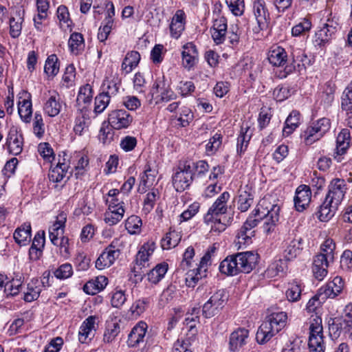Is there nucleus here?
<instances>
[{
	"label": "nucleus",
	"mask_w": 352,
	"mask_h": 352,
	"mask_svg": "<svg viewBox=\"0 0 352 352\" xmlns=\"http://www.w3.org/2000/svg\"><path fill=\"white\" fill-rule=\"evenodd\" d=\"M160 197L157 190H153L146 194V197L144 201L142 210L145 214L149 213L154 208L155 201Z\"/></svg>",
	"instance_id": "nucleus-51"
},
{
	"label": "nucleus",
	"mask_w": 352,
	"mask_h": 352,
	"mask_svg": "<svg viewBox=\"0 0 352 352\" xmlns=\"http://www.w3.org/2000/svg\"><path fill=\"white\" fill-rule=\"evenodd\" d=\"M307 59V56L303 52L301 53L300 55L296 56V59L294 56L292 58V62L290 65H287L285 67V70L287 73H291L293 71L300 70V67L302 66L305 67V61Z\"/></svg>",
	"instance_id": "nucleus-55"
},
{
	"label": "nucleus",
	"mask_w": 352,
	"mask_h": 352,
	"mask_svg": "<svg viewBox=\"0 0 352 352\" xmlns=\"http://www.w3.org/2000/svg\"><path fill=\"white\" fill-rule=\"evenodd\" d=\"M326 294L322 292L321 287L318 290L316 295H314L307 302L306 309L309 312H314L322 304H323L327 299Z\"/></svg>",
	"instance_id": "nucleus-41"
},
{
	"label": "nucleus",
	"mask_w": 352,
	"mask_h": 352,
	"mask_svg": "<svg viewBox=\"0 0 352 352\" xmlns=\"http://www.w3.org/2000/svg\"><path fill=\"white\" fill-rule=\"evenodd\" d=\"M346 190V184L344 179H333L329 185L328 193L325 198L329 199L330 202L335 204L334 208H338L343 200Z\"/></svg>",
	"instance_id": "nucleus-9"
},
{
	"label": "nucleus",
	"mask_w": 352,
	"mask_h": 352,
	"mask_svg": "<svg viewBox=\"0 0 352 352\" xmlns=\"http://www.w3.org/2000/svg\"><path fill=\"white\" fill-rule=\"evenodd\" d=\"M335 204L330 202L329 199H326L320 206L318 210L316 212V215L321 221H327L334 216L336 210L338 208H334Z\"/></svg>",
	"instance_id": "nucleus-28"
},
{
	"label": "nucleus",
	"mask_w": 352,
	"mask_h": 352,
	"mask_svg": "<svg viewBox=\"0 0 352 352\" xmlns=\"http://www.w3.org/2000/svg\"><path fill=\"white\" fill-rule=\"evenodd\" d=\"M184 30V13L182 10H178L173 16L170 24L171 36L178 38Z\"/></svg>",
	"instance_id": "nucleus-25"
},
{
	"label": "nucleus",
	"mask_w": 352,
	"mask_h": 352,
	"mask_svg": "<svg viewBox=\"0 0 352 352\" xmlns=\"http://www.w3.org/2000/svg\"><path fill=\"white\" fill-rule=\"evenodd\" d=\"M311 198L310 188L306 185L299 186L296 190L294 199V206L296 210L303 211L309 204Z\"/></svg>",
	"instance_id": "nucleus-15"
},
{
	"label": "nucleus",
	"mask_w": 352,
	"mask_h": 352,
	"mask_svg": "<svg viewBox=\"0 0 352 352\" xmlns=\"http://www.w3.org/2000/svg\"><path fill=\"white\" fill-rule=\"evenodd\" d=\"M248 127H242L237 138V152L240 154L245 151L251 138V135L248 134Z\"/></svg>",
	"instance_id": "nucleus-54"
},
{
	"label": "nucleus",
	"mask_w": 352,
	"mask_h": 352,
	"mask_svg": "<svg viewBox=\"0 0 352 352\" xmlns=\"http://www.w3.org/2000/svg\"><path fill=\"white\" fill-rule=\"evenodd\" d=\"M183 66L190 69L195 65L198 58V51L195 45L192 43H187L183 46L182 52Z\"/></svg>",
	"instance_id": "nucleus-17"
},
{
	"label": "nucleus",
	"mask_w": 352,
	"mask_h": 352,
	"mask_svg": "<svg viewBox=\"0 0 352 352\" xmlns=\"http://www.w3.org/2000/svg\"><path fill=\"white\" fill-rule=\"evenodd\" d=\"M170 85L166 80L164 76H163L162 78H158L155 80L151 90V93L153 96H154V94L158 93L160 94H162V93L166 89H168Z\"/></svg>",
	"instance_id": "nucleus-62"
},
{
	"label": "nucleus",
	"mask_w": 352,
	"mask_h": 352,
	"mask_svg": "<svg viewBox=\"0 0 352 352\" xmlns=\"http://www.w3.org/2000/svg\"><path fill=\"white\" fill-rule=\"evenodd\" d=\"M337 31V25L333 21L328 20L315 34L314 43L318 46H323L327 43Z\"/></svg>",
	"instance_id": "nucleus-13"
},
{
	"label": "nucleus",
	"mask_w": 352,
	"mask_h": 352,
	"mask_svg": "<svg viewBox=\"0 0 352 352\" xmlns=\"http://www.w3.org/2000/svg\"><path fill=\"white\" fill-rule=\"evenodd\" d=\"M105 122L102 124L99 131V139L104 144L109 143L113 140V133L112 129L108 125L104 126Z\"/></svg>",
	"instance_id": "nucleus-63"
},
{
	"label": "nucleus",
	"mask_w": 352,
	"mask_h": 352,
	"mask_svg": "<svg viewBox=\"0 0 352 352\" xmlns=\"http://www.w3.org/2000/svg\"><path fill=\"white\" fill-rule=\"evenodd\" d=\"M96 317L93 316H89L81 324L78 332L79 341L85 343L87 339L91 340L90 336H94V324Z\"/></svg>",
	"instance_id": "nucleus-26"
},
{
	"label": "nucleus",
	"mask_w": 352,
	"mask_h": 352,
	"mask_svg": "<svg viewBox=\"0 0 352 352\" xmlns=\"http://www.w3.org/2000/svg\"><path fill=\"white\" fill-rule=\"evenodd\" d=\"M340 324H341V331L342 333L352 334V307L349 312L345 313L341 317H337Z\"/></svg>",
	"instance_id": "nucleus-52"
},
{
	"label": "nucleus",
	"mask_w": 352,
	"mask_h": 352,
	"mask_svg": "<svg viewBox=\"0 0 352 352\" xmlns=\"http://www.w3.org/2000/svg\"><path fill=\"white\" fill-rule=\"evenodd\" d=\"M6 145L9 152L14 155H19L23 150V137L21 133H19L17 128L12 127L8 133Z\"/></svg>",
	"instance_id": "nucleus-14"
},
{
	"label": "nucleus",
	"mask_w": 352,
	"mask_h": 352,
	"mask_svg": "<svg viewBox=\"0 0 352 352\" xmlns=\"http://www.w3.org/2000/svg\"><path fill=\"white\" fill-rule=\"evenodd\" d=\"M177 170L173 176V184L177 192H183L188 188L192 184L195 173L190 170V166L185 162L178 167Z\"/></svg>",
	"instance_id": "nucleus-7"
},
{
	"label": "nucleus",
	"mask_w": 352,
	"mask_h": 352,
	"mask_svg": "<svg viewBox=\"0 0 352 352\" xmlns=\"http://www.w3.org/2000/svg\"><path fill=\"white\" fill-rule=\"evenodd\" d=\"M222 138L221 134L215 133L206 146V152L211 154L215 153L221 145Z\"/></svg>",
	"instance_id": "nucleus-57"
},
{
	"label": "nucleus",
	"mask_w": 352,
	"mask_h": 352,
	"mask_svg": "<svg viewBox=\"0 0 352 352\" xmlns=\"http://www.w3.org/2000/svg\"><path fill=\"white\" fill-rule=\"evenodd\" d=\"M302 244L303 240L300 237L294 239L293 241H292L285 250L284 256L285 259L290 261L296 258V256L300 254L302 250L303 249Z\"/></svg>",
	"instance_id": "nucleus-34"
},
{
	"label": "nucleus",
	"mask_w": 352,
	"mask_h": 352,
	"mask_svg": "<svg viewBox=\"0 0 352 352\" xmlns=\"http://www.w3.org/2000/svg\"><path fill=\"white\" fill-rule=\"evenodd\" d=\"M349 133L346 130L342 131L337 137L336 153L342 155L345 153L349 146Z\"/></svg>",
	"instance_id": "nucleus-44"
},
{
	"label": "nucleus",
	"mask_w": 352,
	"mask_h": 352,
	"mask_svg": "<svg viewBox=\"0 0 352 352\" xmlns=\"http://www.w3.org/2000/svg\"><path fill=\"white\" fill-rule=\"evenodd\" d=\"M268 60L272 65L280 67L287 63V55L284 48L277 46L270 51Z\"/></svg>",
	"instance_id": "nucleus-29"
},
{
	"label": "nucleus",
	"mask_w": 352,
	"mask_h": 352,
	"mask_svg": "<svg viewBox=\"0 0 352 352\" xmlns=\"http://www.w3.org/2000/svg\"><path fill=\"white\" fill-rule=\"evenodd\" d=\"M41 292L40 281L33 279L28 284V291L25 293L23 299L26 302H32L39 297Z\"/></svg>",
	"instance_id": "nucleus-38"
},
{
	"label": "nucleus",
	"mask_w": 352,
	"mask_h": 352,
	"mask_svg": "<svg viewBox=\"0 0 352 352\" xmlns=\"http://www.w3.org/2000/svg\"><path fill=\"white\" fill-rule=\"evenodd\" d=\"M300 285L298 284L296 282L290 283L289 287H288L286 292V296L288 300L290 302H296L300 299Z\"/></svg>",
	"instance_id": "nucleus-56"
},
{
	"label": "nucleus",
	"mask_w": 352,
	"mask_h": 352,
	"mask_svg": "<svg viewBox=\"0 0 352 352\" xmlns=\"http://www.w3.org/2000/svg\"><path fill=\"white\" fill-rule=\"evenodd\" d=\"M216 250V248L214 246L210 247L204 256L201 258L199 265L196 269L195 275L191 274V280L194 283H196L199 278L203 276H206V272L207 271V267L208 265L211 264L210 259L212 254L214 253ZM190 276V274H188V277Z\"/></svg>",
	"instance_id": "nucleus-19"
},
{
	"label": "nucleus",
	"mask_w": 352,
	"mask_h": 352,
	"mask_svg": "<svg viewBox=\"0 0 352 352\" xmlns=\"http://www.w3.org/2000/svg\"><path fill=\"white\" fill-rule=\"evenodd\" d=\"M322 319H313L309 327V348L311 352H324Z\"/></svg>",
	"instance_id": "nucleus-4"
},
{
	"label": "nucleus",
	"mask_w": 352,
	"mask_h": 352,
	"mask_svg": "<svg viewBox=\"0 0 352 352\" xmlns=\"http://www.w3.org/2000/svg\"><path fill=\"white\" fill-rule=\"evenodd\" d=\"M118 239L113 240L100 254L96 261V267L98 270H103L109 267L120 254L118 247Z\"/></svg>",
	"instance_id": "nucleus-6"
},
{
	"label": "nucleus",
	"mask_w": 352,
	"mask_h": 352,
	"mask_svg": "<svg viewBox=\"0 0 352 352\" xmlns=\"http://www.w3.org/2000/svg\"><path fill=\"white\" fill-rule=\"evenodd\" d=\"M120 331V324L118 322H111L107 325L103 336V341L105 343H111Z\"/></svg>",
	"instance_id": "nucleus-45"
},
{
	"label": "nucleus",
	"mask_w": 352,
	"mask_h": 352,
	"mask_svg": "<svg viewBox=\"0 0 352 352\" xmlns=\"http://www.w3.org/2000/svg\"><path fill=\"white\" fill-rule=\"evenodd\" d=\"M341 106L342 110L346 113V124L352 128V81L343 93Z\"/></svg>",
	"instance_id": "nucleus-21"
},
{
	"label": "nucleus",
	"mask_w": 352,
	"mask_h": 352,
	"mask_svg": "<svg viewBox=\"0 0 352 352\" xmlns=\"http://www.w3.org/2000/svg\"><path fill=\"white\" fill-rule=\"evenodd\" d=\"M228 299V296L225 290L221 289L218 290L216 293H214L209 299V300L217 307H218L220 310L223 309L225 306L227 300Z\"/></svg>",
	"instance_id": "nucleus-53"
},
{
	"label": "nucleus",
	"mask_w": 352,
	"mask_h": 352,
	"mask_svg": "<svg viewBox=\"0 0 352 352\" xmlns=\"http://www.w3.org/2000/svg\"><path fill=\"white\" fill-rule=\"evenodd\" d=\"M107 285L105 276L97 277L96 280L88 281L83 287V290L87 294L94 295L102 291Z\"/></svg>",
	"instance_id": "nucleus-33"
},
{
	"label": "nucleus",
	"mask_w": 352,
	"mask_h": 352,
	"mask_svg": "<svg viewBox=\"0 0 352 352\" xmlns=\"http://www.w3.org/2000/svg\"><path fill=\"white\" fill-rule=\"evenodd\" d=\"M192 120L193 113H192L191 110L188 108L184 107L182 109L177 121L179 122V124L181 126L185 127L188 126Z\"/></svg>",
	"instance_id": "nucleus-64"
},
{
	"label": "nucleus",
	"mask_w": 352,
	"mask_h": 352,
	"mask_svg": "<svg viewBox=\"0 0 352 352\" xmlns=\"http://www.w3.org/2000/svg\"><path fill=\"white\" fill-rule=\"evenodd\" d=\"M111 96L108 94L100 93L95 98L94 112L101 113L107 107L110 102Z\"/></svg>",
	"instance_id": "nucleus-48"
},
{
	"label": "nucleus",
	"mask_w": 352,
	"mask_h": 352,
	"mask_svg": "<svg viewBox=\"0 0 352 352\" xmlns=\"http://www.w3.org/2000/svg\"><path fill=\"white\" fill-rule=\"evenodd\" d=\"M155 249V243L153 241H148L144 243L139 250L135 262L142 265L143 267H149V256L153 253Z\"/></svg>",
	"instance_id": "nucleus-24"
},
{
	"label": "nucleus",
	"mask_w": 352,
	"mask_h": 352,
	"mask_svg": "<svg viewBox=\"0 0 352 352\" xmlns=\"http://www.w3.org/2000/svg\"><path fill=\"white\" fill-rule=\"evenodd\" d=\"M219 269L221 273L228 276H234L239 274L235 255L232 254L223 259L221 262Z\"/></svg>",
	"instance_id": "nucleus-30"
},
{
	"label": "nucleus",
	"mask_w": 352,
	"mask_h": 352,
	"mask_svg": "<svg viewBox=\"0 0 352 352\" xmlns=\"http://www.w3.org/2000/svg\"><path fill=\"white\" fill-rule=\"evenodd\" d=\"M239 273H250L258 261V254L251 251L234 254Z\"/></svg>",
	"instance_id": "nucleus-12"
},
{
	"label": "nucleus",
	"mask_w": 352,
	"mask_h": 352,
	"mask_svg": "<svg viewBox=\"0 0 352 352\" xmlns=\"http://www.w3.org/2000/svg\"><path fill=\"white\" fill-rule=\"evenodd\" d=\"M34 133L39 138H41L45 132L44 123L42 116L36 112L33 122Z\"/></svg>",
	"instance_id": "nucleus-61"
},
{
	"label": "nucleus",
	"mask_w": 352,
	"mask_h": 352,
	"mask_svg": "<svg viewBox=\"0 0 352 352\" xmlns=\"http://www.w3.org/2000/svg\"><path fill=\"white\" fill-rule=\"evenodd\" d=\"M59 70L58 58L56 54L48 56L45 61L44 71L47 75L55 76Z\"/></svg>",
	"instance_id": "nucleus-50"
},
{
	"label": "nucleus",
	"mask_w": 352,
	"mask_h": 352,
	"mask_svg": "<svg viewBox=\"0 0 352 352\" xmlns=\"http://www.w3.org/2000/svg\"><path fill=\"white\" fill-rule=\"evenodd\" d=\"M67 168L68 166L65 163L59 161L56 166L50 170L48 175L50 180L56 183L60 182L65 176Z\"/></svg>",
	"instance_id": "nucleus-43"
},
{
	"label": "nucleus",
	"mask_w": 352,
	"mask_h": 352,
	"mask_svg": "<svg viewBox=\"0 0 352 352\" xmlns=\"http://www.w3.org/2000/svg\"><path fill=\"white\" fill-rule=\"evenodd\" d=\"M186 162L190 165L192 173L196 171L198 175H203L208 171L209 165L205 160H199L197 162L191 161Z\"/></svg>",
	"instance_id": "nucleus-60"
},
{
	"label": "nucleus",
	"mask_w": 352,
	"mask_h": 352,
	"mask_svg": "<svg viewBox=\"0 0 352 352\" xmlns=\"http://www.w3.org/2000/svg\"><path fill=\"white\" fill-rule=\"evenodd\" d=\"M249 336V331L245 328H238L230 336L229 349L235 352L239 351L246 344V340Z\"/></svg>",
	"instance_id": "nucleus-18"
},
{
	"label": "nucleus",
	"mask_w": 352,
	"mask_h": 352,
	"mask_svg": "<svg viewBox=\"0 0 352 352\" xmlns=\"http://www.w3.org/2000/svg\"><path fill=\"white\" fill-rule=\"evenodd\" d=\"M168 265L162 262L156 265L152 270L146 271L147 280L152 284L158 283L165 276Z\"/></svg>",
	"instance_id": "nucleus-27"
},
{
	"label": "nucleus",
	"mask_w": 352,
	"mask_h": 352,
	"mask_svg": "<svg viewBox=\"0 0 352 352\" xmlns=\"http://www.w3.org/2000/svg\"><path fill=\"white\" fill-rule=\"evenodd\" d=\"M226 2L235 16H241L243 14L245 8L243 0H226Z\"/></svg>",
	"instance_id": "nucleus-59"
},
{
	"label": "nucleus",
	"mask_w": 352,
	"mask_h": 352,
	"mask_svg": "<svg viewBox=\"0 0 352 352\" xmlns=\"http://www.w3.org/2000/svg\"><path fill=\"white\" fill-rule=\"evenodd\" d=\"M253 12L257 22V26L253 28L254 33L267 30L270 23V15L264 0H255L253 4Z\"/></svg>",
	"instance_id": "nucleus-8"
},
{
	"label": "nucleus",
	"mask_w": 352,
	"mask_h": 352,
	"mask_svg": "<svg viewBox=\"0 0 352 352\" xmlns=\"http://www.w3.org/2000/svg\"><path fill=\"white\" fill-rule=\"evenodd\" d=\"M124 213V209L122 205L116 209L109 210L104 213V221L109 226H114L122 219Z\"/></svg>",
	"instance_id": "nucleus-40"
},
{
	"label": "nucleus",
	"mask_w": 352,
	"mask_h": 352,
	"mask_svg": "<svg viewBox=\"0 0 352 352\" xmlns=\"http://www.w3.org/2000/svg\"><path fill=\"white\" fill-rule=\"evenodd\" d=\"M50 97L46 100L44 104L45 112L50 117L57 116L61 109L62 105L60 103V98L58 93L56 91L50 92Z\"/></svg>",
	"instance_id": "nucleus-20"
},
{
	"label": "nucleus",
	"mask_w": 352,
	"mask_h": 352,
	"mask_svg": "<svg viewBox=\"0 0 352 352\" xmlns=\"http://www.w3.org/2000/svg\"><path fill=\"white\" fill-rule=\"evenodd\" d=\"M14 239L19 245H26L31 239V226L30 223H23L16 229L14 232Z\"/></svg>",
	"instance_id": "nucleus-32"
},
{
	"label": "nucleus",
	"mask_w": 352,
	"mask_h": 352,
	"mask_svg": "<svg viewBox=\"0 0 352 352\" xmlns=\"http://www.w3.org/2000/svg\"><path fill=\"white\" fill-rule=\"evenodd\" d=\"M254 195L250 190L241 189L238 199V209L243 212H246L253 204Z\"/></svg>",
	"instance_id": "nucleus-36"
},
{
	"label": "nucleus",
	"mask_w": 352,
	"mask_h": 352,
	"mask_svg": "<svg viewBox=\"0 0 352 352\" xmlns=\"http://www.w3.org/2000/svg\"><path fill=\"white\" fill-rule=\"evenodd\" d=\"M287 319V314L283 311L272 313L268 316L256 332V340L257 342L260 344L267 343L285 327Z\"/></svg>",
	"instance_id": "nucleus-1"
},
{
	"label": "nucleus",
	"mask_w": 352,
	"mask_h": 352,
	"mask_svg": "<svg viewBox=\"0 0 352 352\" xmlns=\"http://www.w3.org/2000/svg\"><path fill=\"white\" fill-rule=\"evenodd\" d=\"M54 276L58 279H66L73 274V268L71 264L64 263L54 272Z\"/></svg>",
	"instance_id": "nucleus-58"
},
{
	"label": "nucleus",
	"mask_w": 352,
	"mask_h": 352,
	"mask_svg": "<svg viewBox=\"0 0 352 352\" xmlns=\"http://www.w3.org/2000/svg\"><path fill=\"white\" fill-rule=\"evenodd\" d=\"M23 14V10L22 11V14L21 10H17L16 11V14L18 16L17 19H15L14 16H11L10 19V34L13 38H16L21 35L22 23L24 20Z\"/></svg>",
	"instance_id": "nucleus-35"
},
{
	"label": "nucleus",
	"mask_w": 352,
	"mask_h": 352,
	"mask_svg": "<svg viewBox=\"0 0 352 352\" xmlns=\"http://www.w3.org/2000/svg\"><path fill=\"white\" fill-rule=\"evenodd\" d=\"M331 123L328 118H322L316 122H313L301 133L300 137L304 142L310 145L319 140L330 129Z\"/></svg>",
	"instance_id": "nucleus-3"
},
{
	"label": "nucleus",
	"mask_w": 352,
	"mask_h": 352,
	"mask_svg": "<svg viewBox=\"0 0 352 352\" xmlns=\"http://www.w3.org/2000/svg\"><path fill=\"white\" fill-rule=\"evenodd\" d=\"M280 206L271 204L267 199H261L255 209V215L261 217L263 231L267 234L273 232L279 220Z\"/></svg>",
	"instance_id": "nucleus-2"
},
{
	"label": "nucleus",
	"mask_w": 352,
	"mask_h": 352,
	"mask_svg": "<svg viewBox=\"0 0 352 352\" xmlns=\"http://www.w3.org/2000/svg\"><path fill=\"white\" fill-rule=\"evenodd\" d=\"M142 219L136 216L131 215L125 221V228L130 234H137L140 232Z\"/></svg>",
	"instance_id": "nucleus-49"
},
{
	"label": "nucleus",
	"mask_w": 352,
	"mask_h": 352,
	"mask_svg": "<svg viewBox=\"0 0 352 352\" xmlns=\"http://www.w3.org/2000/svg\"><path fill=\"white\" fill-rule=\"evenodd\" d=\"M261 222V217L255 215V210L250 214L237 234V243L248 245L255 234L254 228Z\"/></svg>",
	"instance_id": "nucleus-5"
},
{
	"label": "nucleus",
	"mask_w": 352,
	"mask_h": 352,
	"mask_svg": "<svg viewBox=\"0 0 352 352\" xmlns=\"http://www.w3.org/2000/svg\"><path fill=\"white\" fill-rule=\"evenodd\" d=\"M133 120V116L124 109H115L109 113L108 122L116 130L128 128Z\"/></svg>",
	"instance_id": "nucleus-10"
},
{
	"label": "nucleus",
	"mask_w": 352,
	"mask_h": 352,
	"mask_svg": "<svg viewBox=\"0 0 352 352\" xmlns=\"http://www.w3.org/2000/svg\"><path fill=\"white\" fill-rule=\"evenodd\" d=\"M147 327L146 323L142 321L134 326L128 336L127 345L129 347H136L144 342Z\"/></svg>",
	"instance_id": "nucleus-16"
},
{
	"label": "nucleus",
	"mask_w": 352,
	"mask_h": 352,
	"mask_svg": "<svg viewBox=\"0 0 352 352\" xmlns=\"http://www.w3.org/2000/svg\"><path fill=\"white\" fill-rule=\"evenodd\" d=\"M65 221L66 217L64 215H60L49 229L50 239L54 245H58V239L63 236Z\"/></svg>",
	"instance_id": "nucleus-22"
},
{
	"label": "nucleus",
	"mask_w": 352,
	"mask_h": 352,
	"mask_svg": "<svg viewBox=\"0 0 352 352\" xmlns=\"http://www.w3.org/2000/svg\"><path fill=\"white\" fill-rule=\"evenodd\" d=\"M30 96L28 99H23L22 102L19 101L18 104V111L21 118L25 122H30L32 113V102Z\"/></svg>",
	"instance_id": "nucleus-42"
},
{
	"label": "nucleus",
	"mask_w": 352,
	"mask_h": 352,
	"mask_svg": "<svg viewBox=\"0 0 352 352\" xmlns=\"http://www.w3.org/2000/svg\"><path fill=\"white\" fill-rule=\"evenodd\" d=\"M148 303L149 299L147 298L136 300L130 308L132 316L135 318L140 316L145 311Z\"/></svg>",
	"instance_id": "nucleus-47"
},
{
	"label": "nucleus",
	"mask_w": 352,
	"mask_h": 352,
	"mask_svg": "<svg viewBox=\"0 0 352 352\" xmlns=\"http://www.w3.org/2000/svg\"><path fill=\"white\" fill-rule=\"evenodd\" d=\"M230 197V193L225 191L217 199L209 208L207 214L204 216L205 223L209 224L210 221H213V216L217 217L219 214H226L227 212V202Z\"/></svg>",
	"instance_id": "nucleus-11"
},
{
	"label": "nucleus",
	"mask_w": 352,
	"mask_h": 352,
	"mask_svg": "<svg viewBox=\"0 0 352 352\" xmlns=\"http://www.w3.org/2000/svg\"><path fill=\"white\" fill-rule=\"evenodd\" d=\"M300 121V113L299 111H292L285 120V126L283 132L285 135H290L297 128Z\"/></svg>",
	"instance_id": "nucleus-37"
},
{
	"label": "nucleus",
	"mask_w": 352,
	"mask_h": 352,
	"mask_svg": "<svg viewBox=\"0 0 352 352\" xmlns=\"http://www.w3.org/2000/svg\"><path fill=\"white\" fill-rule=\"evenodd\" d=\"M181 240V235L175 230H170L162 239V248L169 250L176 247Z\"/></svg>",
	"instance_id": "nucleus-39"
},
{
	"label": "nucleus",
	"mask_w": 352,
	"mask_h": 352,
	"mask_svg": "<svg viewBox=\"0 0 352 352\" xmlns=\"http://www.w3.org/2000/svg\"><path fill=\"white\" fill-rule=\"evenodd\" d=\"M85 41L82 34L73 32L69 38L68 46L70 52L77 56L82 53L85 49Z\"/></svg>",
	"instance_id": "nucleus-31"
},
{
	"label": "nucleus",
	"mask_w": 352,
	"mask_h": 352,
	"mask_svg": "<svg viewBox=\"0 0 352 352\" xmlns=\"http://www.w3.org/2000/svg\"><path fill=\"white\" fill-rule=\"evenodd\" d=\"M344 286V280L340 276H336L331 282L321 289L328 298H334L342 292Z\"/></svg>",
	"instance_id": "nucleus-23"
},
{
	"label": "nucleus",
	"mask_w": 352,
	"mask_h": 352,
	"mask_svg": "<svg viewBox=\"0 0 352 352\" xmlns=\"http://www.w3.org/2000/svg\"><path fill=\"white\" fill-rule=\"evenodd\" d=\"M93 98L92 87L89 84L82 86L78 91L76 102L80 105L81 103L89 104Z\"/></svg>",
	"instance_id": "nucleus-46"
}]
</instances>
